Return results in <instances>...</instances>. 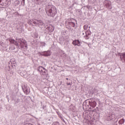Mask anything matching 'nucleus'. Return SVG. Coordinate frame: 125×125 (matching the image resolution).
I'll return each mask as SVG.
<instances>
[{
	"instance_id": "1",
	"label": "nucleus",
	"mask_w": 125,
	"mask_h": 125,
	"mask_svg": "<svg viewBox=\"0 0 125 125\" xmlns=\"http://www.w3.org/2000/svg\"><path fill=\"white\" fill-rule=\"evenodd\" d=\"M45 12L48 16L54 17L57 14V9L55 6L49 4L46 6Z\"/></svg>"
},
{
	"instance_id": "2",
	"label": "nucleus",
	"mask_w": 125,
	"mask_h": 125,
	"mask_svg": "<svg viewBox=\"0 0 125 125\" xmlns=\"http://www.w3.org/2000/svg\"><path fill=\"white\" fill-rule=\"evenodd\" d=\"M97 104L95 101L92 99H87L83 103V109H88L90 106L92 108H94L95 107H96Z\"/></svg>"
},
{
	"instance_id": "3",
	"label": "nucleus",
	"mask_w": 125,
	"mask_h": 125,
	"mask_svg": "<svg viewBox=\"0 0 125 125\" xmlns=\"http://www.w3.org/2000/svg\"><path fill=\"white\" fill-rule=\"evenodd\" d=\"M32 24L33 25L32 26H38L39 28H42L43 26H44V23L41 20H35V21H33Z\"/></svg>"
},
{
	"instance_id": "4",
	"label": "nucleus",
	"mask_w": 125,
	"mask_h": 125,
	"mask_svg": "<svg viewBox=\"0 0 125 125\" xmlns=\"http://www.w3.org/2000/svg\"><path fill=\"white\" fill-rule=\"evenodd\" d=\"M76 23H77V21L73 20L72 21H66V25L71 29V28H77V25H76Z\"/></svg>"
},
{
	"instance_id": "5",
	"label": "nucleus",
	"mask_w": 125,
	"mask_h": 125,
	"mask_svg": "<svg viewBox=\"0 0 125 125\" xmlns=\"http://www.w3.org/2000/svg\"><path fill=\"white\" fill-rule=\"evenodd\" d=\"M43 27H44L45 29H46V30H47L49 33H52V32L54 31V27H53L52 25L48 24L45 25V24L44 23Z\"/></svg>"
},
{
	"instance_id": "6",
	"label": "nucleus",
	"mask_w": 125,
	"mask_h": 125,
	"mask_svg": "<svg viewBox=\"0 0 125 125\" xmlns=\"http://www.w3.org/2000/svg\"><path fill=\"white\" fill-rule=\"evenodd\" d=\"M16 41L20 43L21 48H23V45H22V43H24L25 46H27V42H26V41L23 40L22 39H16Z\"/></svg>"
},
{
	"instance_id": "7",
	"label": "nucleus",
	"mask_w": 125,
	"mask_h": 125,
	"mask_svg": "<svg viewBox=\"0 0 125 125\" xmlns=\"http://www.w3.org/2000/svg\"><path fill=\"white\" fill-rule=\"evenodd\" d=\"M104 4L108 9H112V2L108 0L104 1Z\"/></svg>"
},
{
	"instance_id": "8",
	"label": "nucleus",
	"mask_w": 125,
	"mask_h": 125,
	"mask_svg": "<svg viewBox=\"0 0 125 125\" xmlns=\"http://www.w3.org/2000/svg\"><path fill=\"white\" fill-rule=\"evenodd\" d=\"M42 56L48 57L51 55V51L50 50H47L46 51L42 52L41 54Z\"/></svg>"
},
{
	"instance_id": "9",
	"label": "nucleus",
	"mask_w": 125,
	"mask_h": 125,
	"mask_svg": "<svg viewBox=\"0 0 125 125\" xmlns=\"http://www.w3.org/2000/svg\"><path fill=\"white\" fill-rule=\"evenodd\" d=\"M22 88L23 92H24L25 94H29V93H30V88L29 87H27L26 85L22 86Z\"/></svg>"
},
{
	"instance_id": "10",
	"label": "nucleus",
	"mask_w": 125,
	"mask_h": 125,
	"mask_svg": "<svg viewBox=\"0 0 125 125\" xmlns=\"http://www.w3.org/2000/svg\"><path fill=\"white\" fill-rule=\"evenodd\" d=\"M15 104H18L20 102H23V100L22 99L18 98L15 100Z\"/></svg>"
},
{
	"instance_id": "11",
	"label": "nucleus",
	"mask_w": 125,
	"mask_h": 125,
	"mask_svg": "<svg viewBox=\"0 0 125 125\" xmlns=\"http://www.w3.org/2000/svg\"><path fill=\"white\" fill-rule=\"evenodd\" d=\"M19 74H20V75H21V77H23V76H25L26 72L24 70H22L21 71V70H19Z\"/></svg>"
},
{
	"instance_id": "12",
	"label": "nucleus",
	"mask_w": 125,
	"mask_h": 125,
	"mask_svg": "<svg viewBox=\"0 0 125 125\" xmlns=\"http://www.w3.org/2000/svg\"><path fill=\"white\" fill-rule=\"evenodd\" d=\"M46 72L47 71L45 70V68H44L41 71V74L42 75H46Z\"/></svg>"
},
{
	"instance_id": "13",
	"label": "nucleus",
	"mask_w": 125,
	"mask_h": 125,
	"mask_svg": "<svg viewBox=\"0 0 125 125\" xmlns=\"http://www.w3.org/2000/svg\"><path fill=\"white\" fill-rule=\"evenodd\" d=\"M33 20H29L28 21L27 23L30 25V26H34V24H33Z\"/></svg>"
},
{
	"instance_id": "14",
	"label": "nucleus",
	"mask_w": 125,
	"mask_h": 125,
	"mask_svg": "<svg viewBox=\"0 0 125 125\" xmlns=\"http://www.w3.org/2000/svg\"><path fill=\"white\" fill-rule=\"evenodd\" d=\"M44 68V67H43L42 66H39L37 70L38 71H39L40 73L42 72V70Z\"/></svg>"
},
{
	"instance_id": "15",
	"label": "nucleus",
	"mask_w": 125,
	"mask_h": 125,
	"mask_svg": "<svg viewBox=\"0 0 125 125\" xmlns=\"http://www.w3.org/2000/svg\"><path fill=\"white\" fill-rule=\"evenodd\" d=\"M91 35V32H90V30H88L86 32H85V35L88 36L89 37Z\"/></svg>"
},
{
	"instance_id": "16",
	"label": "nucleus",
	"mask_w": 125,
	"mask_h": 125,
	"mask_svg": "<svg viewBox=\"0 0 125 125\" xmlns=\"http://www.w3.org/2000/svg\"><path fill=\"white\" fill-rule=\"evenodd\" d=\"M113 120V117H112V115H109L107 116V121L108 122H111V120Z\"/></svg>"
},
{
	"instance_id": "17",
	"label": "nucleus",
	"mask_w": 125,
	"mask_h": 125,
	"mask_svg": "<svg viewBox=\"0 0 125 125\" xmlns=\"http://www.w3.org/2000/svg\"><path fill=\"white\" fill-rule=\"evenodd\" d=\"M124 123H125V119H121L118 122L119 125H123V124H124Z\"/></svg>"
},
{
	"instance_id": "18",
	"label": "nucleus",
	"mask_w": 125,
	"mask_h": 125,
	"mask_svg": "<svg viewBox=\"0 0 125 125\" xmlns=\"http://www.w3.org/2000/svg\"><path fill=\"white\" fill-rule=\"evenodd\" d=\"M10 69H11V67L9 64H8V66H6L5 68V70L6 71H10Z\"/></svg>"
},
{
	"instance_id": "19",
	"label": "nucleus",
	"mask_w": 125,
	"mask_h": 125,
	"mask_svg": "<svg viewBox=\"0 0 125 125\" xmlns=\"http://www.w3.org/2000/svg\"><path fill=\"white\" fill-rule=\"evenodd\" d=\"M9 42H11V43H15V42L16 41H15V40H14V39H9Z\"/></svg>"
},
{
	"instance_id": "20",
	"label": "nucleus",
	"mask_w": 125,
	"mask_h": 125,
	"mask_svg": "<svg viewBox=\"0 0 125 125\" xmlns=\"http://www.w3.org/2000/svg\"><path fill=\"white\" fill-rule=\"evenodd\" d=\"M36 0V4H39L41 5L42 4V0Z\"/></svg>"
},
{
	"instance_id": "21",
	"label": "nucleus",
	"mask_w": 125,
	"mask_h": 125,
	"mask_svg": "<svg viewBox=\"0 0 125 125\" xmlns=\"http://www.w3.org/2000/svg\"><path fill=\"white\" fill-rule=\"evenodd\" d=\"M76 43L78 46H81V42H80V40H76Z\"/></svg>"
},
{
	"instance_id": "22",
	"label": "nucleus",
	"mask_w": 125,
	"mask_h": 125,
	"mask_svg": "<svg viewBox=\"0 0 125 125\" xmlns=\"http://www.w3.org/2000/svg\"><path fill=\"white\" fill-rule=\"evenodd\" d=\"M22 45L23 46V48H21V49H23L24 48H27V47H28V45H27V44H26V46L24 43H22Z\"/></svg>"
},
{
	"instance_id": "23",
	"label": "nucleus",
	"mask_w": 125,
	"mask_h": 125,
	"mask_svg": "<svg viewBox=\"0 0 125 125\" xmlns=\"http://www.w3.org/2000/svg\"><path fill=\"white\" fill-rule=\"evenodd\" d=\"M52 125H60V124H59V122H54Z\"/></svg>"
},
{
	"instance_id": "24",
	"label": "nucleus",
	"mask_w": 125,
	"mask_h": 125,
	"mask_svg": "<svg viewBox=\"0 0 125 125\" xmlns=\"http://www.w3.org/2000/svg\"><path fill=\"white\" fill-rule=\"evenodd\" d=\"M72 44L74 45H75V46L77 45V40H75V41H73Z\"/></svg>"
},
{
	"instance_id": "25",
	"label": "nucleus",
	"mask_w": 125,
	"mask_h": 125,
	"mask_svg": "<svg viewBox=\"0 0 125 125\" xmlns=\"http://www.w3.org/2000/svg\"><path fill=\"white\" fill-rule=\"evenodd\" d=\"M41 44H42L43 46H45L46 43L44 42H41Z\"/></svg>"
},
{
	"instance_id": "26",
	"label": "nucleus",
	"mask_w": 125,
	"mask_h": 125,
	"mask_svg": "<svg viewBox=\"0 0 125 125\" xmlns=\"http://www.w3.org/2000/svg\"><path fill=\"white\" fill-rule=\"evenodd\" d=\"M97 92H98V90H97V89H96V88H94L93 89V93H96Z\"/></svg>"
},
{
	"instance_id": "27",
	"label": "nucleus",
	"mask_w": 125,
	"mask_h": 125,
	"mask_svg": "<svg viewBox=\"0 0 125 125\" xmlns=\"http://www.w3.org/2000/svg\"><path fill=\"white\" fill-rule=\"evenodd\" d=\"M4 7V4H0V8H3Z\"/></svg>"
},
{
	"instance_id": "28",
	"label": "nucleus",
	"mask_w": 125,
	"mask_h": 125,
	"mask_svg": "<svg viewBox=\"0 0 125 125\" xmlns=\"http://www.w3.org/2000/svg\"><path fill=\"white\" fill-rule=\"evenodd\" d=\"M84 37L85 38V40H88V39H89V36H88L85 35V36H84Z\"/></svg>"
},
{
	"instance_id": "29",
	"label": "nucleus",
	"mask_w": 125,
	"mask_h": 125,
	"mask_svg": "<svg viewBox=\"0 0 125 125\" xmlns=\"http://www.w3.org/2000/svg\"><path fill=\"white\" fill-rule=\"evenodd\" d=\"M14 44H15L17 46H19V43H18V42L17 41H16V42H15V43Z\"/></svg>"
},
{
	"instance_id": "30",
	"label": "nucleus",
	"mask_w": 125,
	"mask_h": 125,
	"mask_svg": "<svg viewBox=\"0 0 125 125\" xmlns=\"http://www.w3.org/2000/svg\"><path fill=\"white\" fill-rule=\"evenodd\" d=\"M10 63H11V68H13V66H15V64H12V62H10Z\"/></svg>"
},
{
	"instance_id": "31",
	"label": "nucleus",
	"mask_w": 125,
	"mask_h": 125,
	"mask_svg": "<svg viewBox=\"0 0 125 125\" xmlns=\"http://www.w3.org/2000/svg\"><path fill=\"white\" fill-rule=\"evenodd\" d=\"M87 27H88L87 25H84L83 26L84 30H86L87 29Z\"/></svg>"
},
{
	"instance_id": "32",
	"label": "nucleus",
	"mask_w": 125,
	"mask_h": 125,
	"mask_svg": "<svg viewBox=\"0 0 125 125\" xmlns=\"http://www.w3.org/2000/svg\"><path fill=\"white\" fill-rule=\"evenodd\" d=\"M45 108H46V106L45 105H43L42 107V109L43 110H45Z\"/></svg>"
},
{
	"instance_id": "33",
	"label": "nucleus",
	"mask_w": 125,
	"mask_h": 125,
	"mask_svg": "<svg viewBox=\"0 0 125 125\" xmlns=\"http://www.w3.org/2000/svg\"><path fill=\"white\" fill-rule=\"evenodd\" d=\"M118 121H116L114 123H113V125H120V124H117Z\"/></svg>"
},
{
	"instance_id": "34",
	"label": "nucleus",
	"mask_w": 125,
	"mask_h": 125,
	"mask_svg": "<svg viewBox=\"0 0 125 125\" xmlns=\"http://www.w3.org/2000/svg\"><path fill=\"white\" fill-rule=\"evenodd\" d=\"M66 84H67V85H72L71 83H68V82H67Z\"/></svg>"
},
{
	"instance_id": "35",
	"label": "nucleus",
	"mask_w": 125,
	"mask_h": 125,
	"mask_svg": "<svg viewBox=\"0 0 125 125\" xmlns=\"http://www.w3.org/2000/svg\"><path fill=\"white\" fill-rule=\"evenodd\" d=\"M59 52H60L61 53H62V54H64V51L63 50H60Z\"/></svg>"
},
{
	"instance_id": "36",
	"label": "nucleus",
	"mask_w": 125,
	"mask_h": 125,
	"mask_svg": "<svg viewBox=\"0 0 125 125\" xmlns=\"http://www.w3.org/2000/svg\"><path fill=\"white\" fill-rule=\"evenodd\" d=\"M61 120L62 121V122H63V123H65V120H64V119H63V118L62 117Z\"/></svg>"
},
{
	"instance_id": "37",
	"label": "nucleus",
	"mask_w": 125,
	"mask_h": 125,
	"mask_svg": "<svg viewBox=\"0 0 125 125\" xmlns=\"http://www.w3.org/2000/svg\"><path fill=\"white\" fill-rule=\"evenodd\" d=\"M21 2H23L24 5L25 4V0H22Z\"/></svg>"
},
{
	"instance_id": "38",
	"label": "nucleus",
	"mask_w": 125,
	"mask_h": 125,
	"mask_svg": "<svg viewBox=\"0 0 125 125\" xmlns=\"http://www.w3.org/2000/svg\"><path fill=\"white\" fill-rule=\"evenodd\" d=\"M15 49V47H13L12 50H14Z\"/></svg>"
},
{
	"instance_id": "39",
	"label": "nucleus",
	"mask_w": 125,
	"mask_h": 125,
	"mask_svg": "<svg viewBox=\"0 0 125 125\" xmlns=\"http://www.w3.org/2000/svg\"><path fill=\"white\" fill-rule=\"evenodd\" d=\"M16 62H15V61H14V62H13V64H16Z\"/></svg>"
},
{
	"instance_id": "40",
	"label": "nucleus",
	"mask_w": 125,
	"mask_h": 125,
	"mask_svg": "<svg viewBox=\"0 0 125 125\" xmlns=\"http://www.w3.org/2000/svg\"><path fill=\"white\" fill-rule=\"evenodd\" d=\"M2 43V42H1V41H0V45H1Z\"/></svg>"
},
{
	"instance_id": "41",
	"label": "nucleus",
	"mask_w": 125,
	"mask_h": 125,
	"mask_svg": "<svg viewBox=\"0 0 125 125\" xmlns=\"http://www.w3.org/2000/svg\"><path fill=\"white\" fill-rule=\"evenodd\" d=\"M22 29V27H21V28H20L21 31H22V29Z\"/></svg>"
},
{
	"instance_id": "42",
	"label": "nucleus",
	"mask_w": 125,
	"mask_h": 125,
	"mask_svg": "<svg viewBox=\"0 0 125 125\" xmlns=\"http://www.w3.org/2000/svg\"><path fill=\"white\" fill-rule=\"evenodd\" d=\"M66 80H69V79H68V78H66Z\"/></svg>"
},
{
	"instance_id": "43",
	"label": "nucleus",
	"mask_w": 125,
	"mask_h": 125,
	"mask_svg": "<svg viewBox=\"0 0 125 125\" xmlns=\"http://www.w3.org/2000/svg\"><path fill=\"white\" fill-rule=\"evenodd\" d=\"M0 2H1V0H0Z\"/></svg>"
},
{
	"instance_id": "44",
	"label": "nucleus",
	"mask_w": 125,
	"mask_h": 125,
	"mask_svg": "<svg viewBox=\"0 0 125 125\" xmlns=\"http://www.w3.org/2000/svg\"><path fill=\"white\" fill-rule=\"evenodd\" d=\"M83 35H84V33H83Z\"/></svg>"
},
{
	"instance_id": "45",
	"label": "nucleus",
	"mask_w": 125,
	"mask_h": 125,
	"mask_svg": "<svg viewBox=\"0 0 125 125\" xmlns=\"http://www.w3.org/2000/svg\"><path fill=\"white\" fill-rule=\"evenodd\" d=\"M88 46H89V44H88Z\"/></svg>"
},
{
	"instance_id": "46",
	"label": "nucleus",
	"mask_w": 125,
	"mask_h": 125,
	"mask_svg": "<svg viewBox=\"0 0 125 125\" xmlns=\"http://www.w3.org/2000/svg\"><path fill=\"white\" fill-rule=\"evenodd\" d=\"M9 64H10V62H9Z\"/></svg>"
},
{
	"instance_id": "47",
	"label": "nucleus",
	"mask_w": 125,
	"mask_h": 125,
	"mask_svg": "<svg viewBox=\"0 0 125 125\" xmlns=\"http://www.w3.org/2000/svg\"><path fill=\"white\" fill-rule=\"evenodd\" d=\"M90 109H91V107H90Z\"/></svg>"
}]
</instances>
